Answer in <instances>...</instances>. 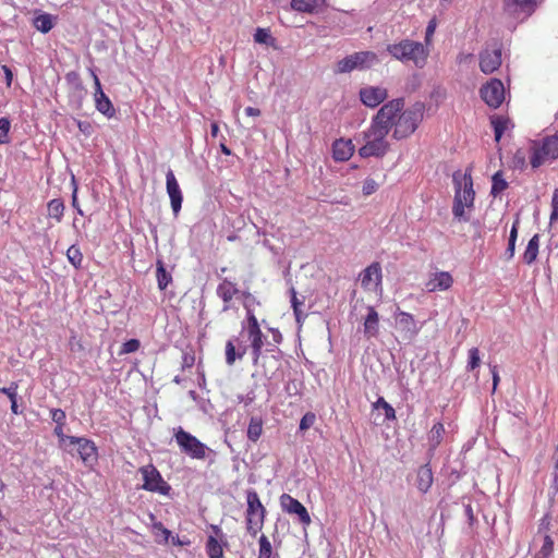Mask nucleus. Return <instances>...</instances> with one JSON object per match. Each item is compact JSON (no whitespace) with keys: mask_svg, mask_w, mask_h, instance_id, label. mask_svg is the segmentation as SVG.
<instances>
[{"mask_svg":"<svg viewBox=\"0 0 558 558\" xmlns=\"http://www.w3.org/2000/svg\"><path fill=\"white\" fill-rule=\"evenodd\" d=\"M404 107L403 98L392 99L377 111L371 121V125L361 133L363 145L359 149L362 158L384 157L389 150V143L386 140L392 129L397 113Z\"/></svg>","mask_w":558,"mask_h":558,"instance_id":"f257e3e1","label":"nucleus"},{"mask_svg":"<svg viewBox=\"0 0 558 558\" xmlns=\"http://www.w3.org/2000/svg\"><path fill=\"white\" fill-rule=\"evenodd\" d=\"M452 183L454 187L452 215L459 221L466 222L470 217L465 214L464 209L473 208L475 199L471 169H468L464 173L460 170L453 172Z\"/></svg>","mask_w":558,"mask_h":558,"instance_id":"f03ea898","label":"nucleus"},{"mask_svg":"<svg viewBox=\"0 0 558 558\" xmlns=\"http://www.w3.org/2000/svg\"><path fill=\"white\" fill-rule=\"evenodd\" d=\"M424 112L425 105L422 101L414 102L405 110L402 108L393 120V138L403 140L413 134L423 121Z\"/></svg>","mask_w":558,"mask_h":558,"instance_id":"7ed1b4c3","label":"nucleus"},{"mask_svg":"<svg viewBox=\"0 0 558 558\" xmlns=\"http://www.w3.org/2000/svg\"><path fill=\"white\" fill-rule=\"evenodd\" d=\"M388 52L404 63L413 62L416 68H423L426 64L428 51L418 41L404 39L398 44L389 45Z\"/></svg>","mask_w":558,"mask_h":558,"instance_id":"20e7f679","label":"nucleus"},{"mask_svg":"<svg viewBox=\"0 0 558 558\" xmlns=\"http://www.w3.org/2000/svg\"><path fill=\"white\" fill-rule=\"evenodd\" d=\"M246 531L251 536L255 537L263 529L266 509L263 506L258 494L254 489L246 490Z\"/></svg>","mask_w":558,"mask_h":558,"instance_id":"39448f33","label":"nucleus"},{"mask_svg":"<svg viewBox=\"0 0 558 558\" xmlns=\"http://www.w3.org/2000/svg\"><path fill=\"white\" fill-rule=\"evenodd\" d=\"M558 159V132L533 142L531 147L530 163L533 169L539 168L548 160Z\"/></svg>","mask_w":558,"mask_h":558,"instance_id":"423d86ee","label":"nucleus"},{"mask_svg":"<svg viewBox=\"0 0 558 558\" xmlns=\"http://www.w3.org/2000/svg\"><path fill=\"white\" fill-rule=\"evenodd\" d=\"M174 439L181 452L192 459L203 460L207 452L211 451L204 442L182 427L175 429Z\"/></svg>","mask_w":558,"mask_h":558,"instance_id":"0eeeda50","label":"nucleus"},{"mask_svg":"<svg viewBox=\"0 0 558 558\" xmlns=\"http://www.w3.org/2000/svg\"><path fill=\"white\" fill-rule=\"evenodd\" d=\"M378 62L373 51H359L347 56L337 62V73H350L354 70H367Z\"/></svg>","mask_w":558,"mask_h":558,"instance_id":"6e6552de","label":"nucleus"},{"mask_svg":"<svg viewBox=\"0 0 558 558\" xmlns=\"http://www.w3.org/2000/svg\"><path fill=\"white\" fill-rule=\"evenodd\" d=\"M143 477L142 488L147 492L169 496L171 486L162 478L160 472L154 464H146L140 468Z\"/></svg>","mask_w":558,"mask_h":558,"instance_id":"1a4fd4ad","label":"nucleus"},{"mask_svg":"<svg viewBox=\"0 0 558 558\" xmlns=\"http://www.w3.org/2000/svg\"><path fill=\"white\" fill-rule=\"evenodd\" d=\"M480 94L484 102L495 109L505 100V87L502 82L498 78H492L483 85Z\"/></svg>","mask_w":558,"mask_h":558,"instance_id":"9d476101","label":"nucleus"},{"mask_svg":"<svg viewBox=\"0 0 558 558\" xmlns=\"http://www.w3.org/2000/svg\"><path fill=\"white\" fill-rule=\"evenodd\" d=\"M66 440L71 445H77V452L86 466H93L98 460V450L95 442L85 437L69 436Z\"/></svg>","mask_w":558,"mask_h":558,"instance_id":"9b49d317","label":"nucleus"},{"mask_svg":"<svg viewBox=\"0 0 558 558\" xmlns=\"http://www.w3.org/2000/svg\"><path fill=\"white\" fill-rule=\"evenodd\" d=\"M280 505L287 513L295 514L303 525H310L312 520L305 506L288 494L280 497Z\"/></svg>","mask_w":558,"mask_h":558,"instance_id":"f8f14e48","label":"nucleus"},{"mask_svg":"<svg viewBox=\"0 0 558 558\" xmlns=\"http://www.w3.org/2000/svg\"><path fill=\"white\" fill-rule=\"evenodd\" d=\"M213 534L208 535L205 549L209 558H222L223 546L227 545L225 541L226 535L218 525L210 526Z\"/></svg>","mask_w":558,"mask_h":558,"instance_id":"ddd939ff","label":"nucleus"},{"mask_svg":"<svg viewBox=\"0 0 558 558\" xmlns=\"http://www.w3.org/2000/svg\"><path fill=\"white\" fill-rule=\"evenodd\" d=\"M480 69L484 74H492L501 65V48H485L480 52Z\"/></svg>","mask_w":558,"mask_h":558,"instance_id":"4468645a","label":"nucleus"},{"mask_svg":"<svg viewBox=\"0 0 558 558\" xmlns=\"http://www.w3.org/2000/svg\"><path fill=\"white\" fill-rule=\"evenodd\" d=\"M166 189L170 198L171 208L177 217L182 208L183 195L177 178L171 169L166 173Z\"/></svg>","mask_w":558,"mask_h":558,"instance_id":"2eb2a0df","label":"nucleus"},{"mask_svg":"<svg viewBox=\"0 0 558 558\" xmlns=\"http://www.w3.org/2000/svg\"><path fill=\"white\" fill-rule=\"evenodd\" d=\"M361 286L365 290L376 291L381 287L383 274L381 266L375 262L367 266L360 275Z\"/></svg>","mask_w":558,"mask_h":558,"instance_id":"dca6fc26","label":"nucleus"},{"mask_svg":"<svg viewBox=\"0 0 558 558\" xmlns=\"http://www.w3.org/2000/svg\"><path fill=\"white\" fill-rule=\"evenodd\" d=\"M360 100L368 108H376L388 97V92L381 86H366L360 89Z\"/></svg>","mask_w":558,"mask_h":558,"instance_id":"f3484780","label":"nucleus"},{"mask_svg":"<svg viewBox=\"0 0 558 558\" xmlns=\"http://www.w3.org/2000/svg\"><path fill=\"white\" fill-rule=\"evenodd\" d=\"M504 7L509 14L525 19L534 12L536 0H505Z\"/></svg>","mask_w":558,"mask_h":558,"instance_id":"a211bd4d","label":"nucleus"},{"mask_svg":"<svg viewBox=\"0 0 558 558\" xmlns=\"http://www.w3.org/2000/svg\"><path fill=\"white\" fill-rule=\"evenodd\" d=\"M94 97L95 107L100 113L107 118L114 117L116 109L109 97L104 93L100 82H97V88H95Z\"/></svg>","mask_w":558,"mask_h":558,"instance_id":"6ab92c4d","label":"nucleus"},{"mask_svg":"<svg viewBox=\"0 0 558 558\" xmlns=\"http://www.w3.org/2000/svg\"><path fill=\"white\" fill-rule=\"evenodd\" d=\"M453 283V278L448 271H437L426 283L429 292L448 290Z\"/></svg>","mask_w":558,"mask_h":558,"instance_id":"aec40b11","label":"nucleus"},{"mask_svg":"<svg viewBox=\"0 0 558 558\" xmlns=\"http://www.w3.org/2000/svg\"><path fill=\"white\" fill-rule=\"evenodd\" d=\"M354 153V145L351 140H336L332 144V157L336 161H347Z\"/></svg>","mask_w":558,"mask_h":558,"instance_id":"412c9836","label":"nucleus"},{"mask_svg":"<svg viewBox=\"0 0 558 558\" xmlns=\"http://www.w3.org/2000/svg\"><path fill=\"white\" fill-rule=\"evenodd\" d=\"M396 319L399 328L411 337H415L421 330V326L410 313L398 311Z\"/></svg>","mask_w":558,"mask_h":558,"instance_id":"4be33fe9","label":"nucleus"},{"mask_svg":"<svg viewBox=\"0 0 558 558\" xmlns=\"http://www.w3.org/2000/svg\"><path fill=\"white\" fill-rule=\"evenodd\" d=\"M364 335L366 338H375L379 332V316L373 306H367V315L364 319Z\"/></svg>","mask_w":558,"mask_h":558,"instance_id":"5701e85b","label":"nucleus"},{"mask_svg":"<svg viewBox=\"0 0 558 558\" xmlns=\"http://www.w3.org/2000/svg\"><path fill=\"white\" fill-rule=\"evenodd\" d=\"M434 476L429 464L418 468L416 473V487L422 494H426L433 485Z\"/></svg>","mask_w":558,"mask_h":558,"instance_id":"b1692460","label":"nucleus"},{"mask_svg":"<svg viewBox=\"0 0 558 558\" xmlns=\"http://www.w3.org/2000/svg\"><path fill=\"white\" fill-rule=\"evenodd\" d=\"M65 81L71 86V95L81 101L86 94V89L82 83L80 74L76 71H70L65 74Z\"/></svg>","mask_w":558,"mask_h":558,"instance_id":"393cba45","label":"nucleus"},{"mask_svg":"<svg viewBox=\"0 0 558 558\" xmlns=\"http://www.w3.org/2000/svg\"><path fill=\"white\" fill-rule=\"evenodd\" d=\"M247 336L251 347L264 345L265 336L259 328L256 316H252L250 320H247Z\"/></svg>","mask_w":558,"mask_h":558,"instance_id":"a878e982","label":"nucleus"},{"mask_svg":"<svg viewBox=\"0 0 558 558\" xmlns=\"http://www.w3.org/2000/svg\"><path fill=\"white\" fill-rule=\"evenodd\" d=\"M538 248H539V234L536 233L530 239V241L525 247V251L522 256L523 262L527 265L533 264L537 258Z\"/></svg>","mask_w":558,"mask_h":558,"instance_id":"bb28decb","label":"nucleus"},{"mask_svg":"<svg viewBox=\"0 0 558 558\" xmlns=\"http://www.w3.org/2000/svg\"><path fill=\"white\" fill-rule=\"evenodd\" d=\"M33 25L40 33L47 34L54 26V17L49 13H40L34 17Z\"/></svg>","mask_w":558,"mask_h":558,"instance_id":"cd10ccee","label":"nucleus"},{"mask_svg":"<svg viewBox=\"0 0 558 558\" xmlns=\"http://www.w3.org/2000/svg\"><path fill=\"white\" fill-rule=\"evenodd\" d=\"M236 293H239L236 286L227 279H225L217 288V295L225 303H229Z\"/></svg>","mask_w":558,"mask_h":558,"instance_id":"c85d7f7f","label":"nucleus"},{"mask_svg":"<svg viewBox=\"0 0 558 558\" xmlns=\"http://www.w3.org/2000/svg\"><path fill=\"white\" fill-rule=\"evenodd\" d=\"M445 435V426L441 422L433 425L428 434L429 450H435L442 441Z\"/></svg>","mask_w":558,"mask_h":558,"instance_id":"c756f323","label":"nucleus"},{"mask_svg":"<svg viewBox=\"0 0 558 558\" xmlns=\"http://www.w3.org/2000/svg\"><path fill=\"white\" fill-rule=\"evenodd\" d=\"M323 3V0H291V8L298 12L313 13Z\"/></svg>","mask_w":558,"mask_h":558,"instance_id":"7c9ffc66","label":"nucleus"},{"mask_svg":"<svg viewBox=\"0 0 558 558\" xmlns=\"http://www.w3.org/2000/svg\"><path fill=\"white\" fill-rule=\"evenodd\" d=\"M49 218L54 219L57 222H61L65 206L61 198H53L47 204Z\"/></svg>","mask_w":558,"mask_h":558,"instance_id":"2f4dec72","label":"nucleus"},{"mask_svg":"<svg viewBox=\"0 0 558 558\" xmlns=\"http://www.w3.org/2000/svg\"><path fill=\"white\" fill-rule=\"evenodd\" d=\"M509 186L508 182L505 180L502 171H497L492 177V189L490 195L493 197L499 196Z\"/></svg>","mask_w":558,"mask_h":558,"instance_id":"473e14b6","label":"nucleus"},{"mask_svg":"<svg viewBox=\"0 0 558 558\" xmlns=\"http://www.w3.org/2000/svg\"><path fill=\"white\" fill-rule=\"evenodd\" d=\"M263 433V420L259 416H252L247 427V438L256 442Z\"/></svg>","mask_w":558,"mask_h":558,"instance_id":"72a5a7b5","label":"nucleus"},{"mask_svg":"<svg viewBox=\"0 0 558 558\" xmlns=\"http://www.w3.org/2000/svg\"><path fill=\"white\" fill-rule=\"evenodd\" d=\"M150 519L153 522V530L156 536V541L158 543H168L171 537V532L160 521H155L156 518L153 513H150Z\"/></svg>","mask_w":558,"mask_h":558,"instance_id":"f704fd0d","label":"nucleus"},{"mask_svg":"<svg viewBox=\"0 0 558 558\" xmlns=\"http://www.w3.org/2000/svg\"><path fill=\"white\" fill-rule=\"evenodd\" d=\"M156 277H157V283L158 288L160 290H166V288L169 286V283L172 280L171 274L166 270L165 264L162 260H158L156 264Z\"/></svg>","mask_w":558,"mask_h":558,"instance_id":"c9c22d12","label":"nucleus"},{"mask_svg":"<svg viewBox=\"0 0 558 558\" xmlns=\"http://www.w3.org/2000/svg\"><path fill=\"white\" fill-rule=\"evenodd\" d=\"M258 558H280L278 553L272 551L271 543L266 535H260Z\"/></svg>","mask_w":558,"mask_h":558,"instance_id":"e433bc0d","label":"nucleus"},{"mask_svg":"<svg viewBox=\"0 0 558 558\" xmlns=\"http://www.w3.org/2000/svg\"><path fill=\"white\" fill-rule=\"evenodd\" d=\"M254 40L257 44L275 47L276 38L272 37L268 28L258 27L254 34Z\"/></svg>","mask_w":558,"mask_h":558,"instance_id":"4c0bfd02","label":"nucleus"},{"mask_svg":"<svg viewBox=\"0 0 558 558\" xmlns=\"http://www.w3.org/2000/svg\"><path fill=\"white\" fill-rule=\"evenodd\" d=\"M518 230H519V218H517L514 220V222L512 223L511 230H510V234H509V239H508V246L506 248V255H507L508 259H510L514 256Z\"/></svg>","mask_w":558,"mask_h":558,"instance_id":"58836bf2","label":"nucleus"},{"mask_svg":"<svg viewBox=\"0 0 558 558\" xmlns=\"http://www.w3.org/2000/svg\"><path fill=\"white\" fill-rule=\"evenodd\" d=\"M66 257L75 269H80L82 267L83 254L77 245L73 244L68 248Z\"/></svg>","mask_w":558,"mask_h":558,"instance_id":"ea45409f","label":"nucleus"},{"mask_svg":"<svg viewBox=\"0 0 558 558\" xmlns=\"http://www.w3.org/2000/svg\"><path fill=\"white\" fill-rule=\"evenodd\" d=\"M490 123L494 129L495 141L499 142L507 129L508 120L504 117L497 116L490 119Z\"/></svg>","mask_w":558,"mask_h":558,"instance_id":"a19ab883","label":"nucleus"},{"mask_svg":"<svg viewBox=\"0 0 558 558\" xmlns=\"http://www.w3.org/2000/svg\"><path fill=\"white\" fill-rule=\"evenodd\" d=\"M374 410H384L385 418L388 421L396 418V411L391 404H389L383 397H379L376 402L373 403Z\"/></svg>","mask_w":558,"mask_h":558,"instance_id":"79ce46f5","label":"nucleus"},{"mask_svg":"<svg viewBox=\"0 0 558 558\" xmlns=\"http://www.w3.org/2000/svg\"><path fill=\"white\" fill-rule=\"evenodd\" d=\"M235 342H239V338L230 339L226 343V363L229 366L233 365L239 359Z\"/></svg>","mask_w":558,"mask_h":558,"instance_id":"37998d69","label":"nucleus"},{"mask_svg":"<svg viewBox=\"0 0 558 558\" xmlns=\"http://www.w3.org/2000/svg\"><path fill=\"white\" fill-rule=\"evenodd\" d=\"M289 292H290V302H291V306L293 308L295 319L298 323H300L303 317L301 306L303 305L304 300H300L296 296V291L293 287L290 288Z\"/></svg>","mask_w":558,"mask_h":558,"instance_id":"c03bdc74","label":"nucleus"},{"mask_svg":"<svg viewBox=\"0 0 558 558\" xmlns=\"http://www.w3.org/2000/svg\"><path fill=\"white\" fill-rule=\"evenodd\" d=\"M242 296H243V306L246 311V319L250 320V317L255 316L254 307L256 305H259V302L250 292H242Z\"/></svg>","mask_w":558,"mask_h":558,"instance_id":"a18cd8bd","label":"nucleus"},{"mask_svg":"<svg viewBox=\"0 0 558 558\" xmlns=\"http://www.w3.org/2000/svg\"><path fill=\"white\" fill-rule=\"evenodd\" d=\"M554 551V541L549 535H545L541 549L536 553L535 558H549Z\"/></svg>","mask_w":558,"mask_h":558,"instance_id":"49530a36","label":"nucleus"},{"mask_svg":"<svg viewBox=\"0 0 558 558\" xmlns=\"http://www.w3.org/2000/svg\"><path fill=\"white\" fill-rule=\"evenodd\" d=\"M481 364L480 350L475 347L471 348L468 352L466 371L472 372Z\"/></svg>","mask_w":558,"mask_h":558,"instance_id":"de8ad7c7","label":"nucleus"},{"mask_svg":"<svg viewBox=\"0 0 558 558\" xmlns=\"http://www.w3.org/2000/svg\"><path fill=\"white\" fill-rule=\"evenodd\" d=\"M11 129V121L8 118H0V145L10 142L9 132Z\"/></svg>","mask_w":558,"mask_h":558,"instance_id":"09e8293b","label":"nucleus"},{"mask_svg":"<svg viewBox=\"0 0 558 558\" xmlns=\"http://www.w3.org/2000/svg\"><path fill=\"white\" fill-rule=\"evenodd\" d=\"M71 184L73 186L71 205L75 209L77 215L83 216L84 211L82 210L80 203H78V198H77L78 187H77V183H76L74 175L72 177Z\"/></svg>","mask_w":558,"mask_h":558,"instance_id":"8fccbe9b","label":"nucleus"},{"mask_svg":"<svg viewBox=\"0 0 558 558\" xmlns=\"http://www.w3.org/2000/svg\"><path fill=\"white\" fill-rule=\"evenodd\" d=\"M315 421H316V416L314 413H312V412L305 413L300 421V425H299L300 430L303 432V430L311 428L314 425Z\"/></svg>","mask_w":558,"mask_h":558,"instance_id":"3c124183","label":"nucleus"},{"mask_svg":"<svg viewBox=\"0 0 558 558\" xmlns=\"http://www.w3.org/2000/svg\"><path fill=\"white\" fill-rule=\"evenodd\" d=\"M19 385L16 381L10 383L8 387H1L0 393L7 395L10 400L17 398Z\"/></svg>","mask_w":558,"mask_h":558,"instance_id":"603ef678","label":"nucleus"},{"mask_svg":"<svg viewBox=\"0 0 558 558\" xmlns=\"http://www.w3.org/2000/svg\"><path fill=\"white\" fill-rule=\"evenodd\" d=\"M140 345H141V343L137 339H130L123 343L121 353L122 354L133 353L138 350Z\"/></svg>","mask_w":558,"mask_h":558,"instance_id":"864d4df0","label":"nucleus"},{"mask_svg":"<svg viewBox=\"0 0 558 558\" xmlns=\"http://www.w3.org/2000/svg\"><path fill=\"white\" fill-rule=\"evenodd\" d=\"M51 420L56 423V425H64L65 424V412L61 409H51L50 410Z\"/></svg>","mask_w":558,"mask_h":558,"instance_id":"5fc2aeb1","label":"nucleus"},{"mask_svg":"<svg viewBox=\"0 0 558 558\" xmlns=\"http://www.w3.org/2000/svg\"><path fill=\"white\" fill-rule=\"evenodd\" d=\"M378 184L376 183V181L372 178H367L363 183L362 192L364 195L368 196L375 193Z\"/></svg>","mask_w":558,"mask_h":558,"instance_id":"6e6d98bb","label":"nucleus"},{"mask_svg":"<svg viewBox=\"0 0 558 558\" xmlns=\"http://www.w3.org/2000/svg\"><path fill=\"white\" fill-rule=\"evenodd\" d=\"M558 219V189H555L551 198V214L550 221H555Z\"/></svg>","mask_w":558,"mask_h":558,"instance_id":"4d7b16f0","label":"nucleus"},{"mask_svg":"<svg viewBox=\"0 0 558 558\" xmlns=\"http://www.w3.org/2000/svg\"><path fill=\"white\" fill-rule=\"evenodd\" d=\"M436 20L435 19H432L427 26H426V31H425V40L428 43L430 37L434 35L435 33V29H436Z\"/></svg>","mask_w":558,"mask_h":558,"instance_id":"13d9d810","label":"nucleus"},{"mask_svg":"<svg viewBox=\"0 0 558 558\" xmlns=\"http://www.w3.org/2000/svg\"><path fill=\"white\" fill-rule=\"evenodd\" d=\"M1 70H2V72L4 74L7 87H11L12 81H13V72H12V70L8 65H5V64H3L1 66Z\"/></svg>","mask_w":558,"mask_h":558,"instance_id":"bf43d9fd","label":"nucleus"},{"mask_svg":"<svg viewBox=\"0 0 558 558\" xmlns=\"http://www.w3.org/2000/svg\"><path fill=\"white\" fill-rule=\"evenodd\" d=\"M464 514L469 521V524L470 525H473L474 522L476 521L475 519V514H474V511H473V508L470 504L468 505H464Z\"/></svg>","mask_w":558,"mask_h":558,"instance_id":"052dcab7","label":"nucleus"},{"mask_svg":"<svg viewBox=\"0 0 558 558\" xmlns=\"http://www.w3.org/2000/svg\"><path fill=\"white\" fill-rule=\"evenodd\" d=\"M490 373H492V377H493V392L496 391L497 389V386L499 384V374H498V369H497V366L496 365H493L490 366Z\"/></svg>","mask_w":558,"mask_h":558,"instance_id":"680f3d73","label":"nucleus"},{"mask_svg":"<svg viewBox=\"0 0 558 558\" xmlns=\"http://www.w3.org/2000/svg\"><path fill=\"white\" fill-rule=\"evenodd\" d=\"M251 349H252L253 364L256 365L262 355L263 345L251 347Z\"/></svg>","mask_w":558,"mask_h":558,"instance_id":"e2e57ef3","label":"nucleus"},{"mask_svg":"<svg viewBox=\"0 0 558 558\" xmlns=\"http://www.w3.org/2000/svg\"><path fill=\"white\" fill-rule=\"evenodd\" d=\"M235 344H236L238 357H239V360H241L247 351V345L242 344L240 340H239V342H235Z\"/></svg>","mask_w":558,"mask_h":558,"instance_id":"0e129e2a","label":"nucleus"},{"mask_svg":"<svg viewBox=\"0 0 558 558\" xmlns=\"http://www.w3.org/2000/svg\"><path fill=\"white\" fill-rule=\"evenodd\" d=\"M239 400L241 402H244L246 405H248L255 400V395H254V392L251 391L245 397L239 396Z\"/></svg>","mask_w":558,"mask_h":558,"instance_id":"69168bd1","label":"nucleus"},{"mask_svg":"<svg viewBox=\"0 0 558 558\" xmlns=\"http://www.w3.org/2000/svg\"><path fill=\"white\" fill-rule=\"evenodd\" d=\"M170 538H171L172 545H174V546H184V545H189L190 544V541L181 539L178 535L177 536H171Z\"/></svg>","mask_w":558,"mask_h":558,"instance_id":"338daca9","label":"nucleus"},{"mask_svg":"<svg viewBox=\"0 0 558 558\" xmlns=\"http://www.w3.org/2000/svg\"><path fill=\"white\" fill-rule=\"evenodd\" d=\"M244 112L248 117H258V116H260V110L258 108H254V107H246Z\"/></svg>","mask_w":558,"mask_h":558,"instance_id":"774afa93","label":"nucleus"}]
</instances>
